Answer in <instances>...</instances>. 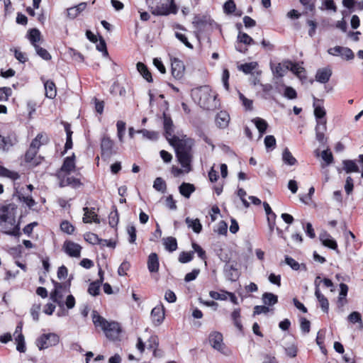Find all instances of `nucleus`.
Returning <instances> with one entry per match:
<instances>
[{"instance_id": "1", "label": "nucleus", "mask_w": 363, "mask_h": 363, "mask_svg": "<svg viewBox=\"0 0 363 363\" xmlns=\"http://www.w3.org/2000/svg\"><path fill=\"white\" fill-rule=\"evenodd\" d=\"M169 143L175 149L178 160L185 172L191 171V162L192 160L191 147L193 141L189 138H179L172 137Z\"/></svg>"}, {"instance_id": "2", "label": "nucleus", "mask_w": 363, "mask_h": 363, "mask_svg": "<svg viewBox=\"0 0 363 363\" xmlns=\"http://www.w3.org/2000/svg\"><path fill=\"white\" fill-rule=\"evenodd\" d=\"M13 207L11 205L0 208V231L18 237L21 234L19 223H16Z\"/></svg>"}, {"instance_id": "3", "label": "nucleus", "mask_w": 363, "mask_h": 363, "mask_svg": "<svg viewBox=\"0 0 363 363\" xmlns=\"http://www.w3.org/2000/svg\"><path fill=\"white\" fill-rule=\"evenodd\" d=\"M92 320L96 327H100L101 328L107 338L114 340L118 337L121 332L118 323L115 321L108 322L104 318L99 315L96 311L92 312Z\"/></svg>"}, {"instance_id": "4", "label": "nucleus", "mask_w": 363, "mask_h": 363, "mask_svg": "<svg viewBox=\"0 0 363 363\" xmlns=\"http://www.w3.org/2000/svg\"><path fill=\"white\" fill-rule=\"evenodd\" d=\"M192 96L198 104L204 109H211L216 107V96L212 92L210 87L201 86L193 90Z\"/></svg>"}, {"instance_id": "5", "label": "nucleus", "mask_w": 363, "mask_h": 363, "mask_svg": "<svg viewBox=\"0 0 363 363\" xmlns=\"http://www.w3.org/2000/svg\"><path fill=\"white\" fill-rule=\"evenodd\" d=\"M314 107V116L316 119V126H315V135L316 139L320 143H325L326 142V138H325V132L327 130V120L325 118L326 112L325 108L316 104V102L313 103Z\"/></svg>"}, {"instance_id": "6", "label": "nucleus", "mask_w": 363, "mask_h": 363, "mask_svg": "<svg viewBox=\"0 0 363 363\" xmlns=\"http://www.w3.org/2000/svg\"><path fill=\"white\" fill-rule=\"evenodd\" d=\"M54 290L50 293V299L57 303L60 307L64 306V296L69 293L70 280L67 283H58L52 281Z\"/></svg>"}, {"instance_id": "7", "label": "nucleus", "mask_w": 363, "mask_h": 363, "mask_svg": "<svg viewBox=\"0 0 363 363\" xmlns=\"http://www.w3.org/2000/svg\"><path fill=\"white\" fill-rule=\"evenodd\" d=\"M151 12L154 15L167 16L170 13H175L177 9L169 0H157L152 2Z\"/></svg>"}, {"instance_id": "8", "label": "nucleus", "mask_w": 363, "mask_h": 363, "mask_svg": "<svg viewBox=\"0 0 363 363\" xmlns=\"http://www.w3.org/2000/svg\"><path fill=\"white\" fill-rule=\"evenodd\" d=\"M60 342V337L55 333L43 334L36 340V345L40 350L57 345Z\"/></svg>"}, {"instance_id": "9", "label": "nucleus", "mask_w": 363, "mask_h": 363, "mask_svg": "<svg viewBox=\"0 0 363 363\" xmlns=\"http://www.w3.org/2000/svg\"><path fill=\"white\" fill-rule=\"evenodd\" d=\"M163 127L164 130V135L166 139L169 141L172 137H176L174 135V125L173 121L169 116L163 113Z\"/></svg>"}, {"instance_id": "10", "label": "nucleus", "mask_w": 363, "mask_h": 363, "mask_svg": "<svg viewBox=\"0 0 363 363\" xmlns=\"http://www.w3.org/2000/svg\"><path fill=\"white\" fill-rule=\"evenodd\" d=\"M64 251L70 257H79L82 247L72 241H65L63 245Z\"/></svg>"}, {"instance_id": "11", "label": "nucleus", "mask_w": 363, "mask_h": 363, "mask_svg": "<svg viewBox=\"0 0 363 363\" xmlns=\"http://www.w3.org/2000/svg\"><path fill=\"white\" fill-rule=\"evenodd\" d=\"M184 63L181 60L177 58L172 60V74L175 79H181L184 75Z\"/></svg>"}, {"instance_id": "12", "label": "nucleus", "mask_w": 363, "mask_h": 363, "mask_svg": "<svg viewBox=\"0 0 363 363\" xmlns=\"http://www.w3.org/2000/svg\"><path fill=\"white\" fill-rule=\"evenodd\" d=\"M151 318L155 325L162 323L164 318V309L162 305H158L152 310Z\"/></svg>"}, {"instance_id": "13", "label": "nucleus", "mask_w": 363, "mask_h": 363, "mask_svg": "<svg viewBox=\"0 0 363 363\" xmlns=\"http://www.w3.org/2000/svg\"><path fill=\"white\" fill-rule=\"evenodd\" d=\"M209 342L211 346L218 351L223 349V335L219 332H213L210 334Z\"/></svg>"}, {"instance_id": "14", "label": "nucleus", "mask_w": 363, "mask_h": 363, "mask_svg": "<svg viewBox=\"0 0 363 363\" xmlns=\"http://www.w3.org/2000/svg\"><path fill=\"white\" fill-rule=\"evenodd\" d=\"M38 150L33 147H29L28 150L25 155L26 162L30 163L33 166H36L41 162L42 157L37 155Z\"/></svg>"}, {"instance_id": "15", "label": "nucleus", "mask_w": 363, "mask_h": 363, "mask_svg": "<svg viewBox=\"0 0 363 363\" xmlns=\"http://www.w3.org/2000/svg\"><path fill=\"white\" fill-rule=\"evenodd\" d=\"M113 142L107 136L104 135L101 142L102 155L110 156L112 153Z\"/></svg>"}, {"instance_id": "16", "label": "nucleus", "mask_w": 363, "mask_h": 363, "mask_svg": "<svg viewBox=\"0 0 363 363\" xmlns=\"http://www.w3.org/2000/svg\"><path fill=\"white\" fill-rule=\"evenodd\" d=\"M83 211H84V217H83V222L85 223H89L91 222H94L96 223H99L100 220L98 218L97 215L94 212V208L89 209L87 207H84L83 208Z\"/></svg>"}, {"instance_id": "17", "label": "nucleus", "mask_w": 363, "mask_h": 363, "mask_svg": "<svg viewBox=\"0 0 363 363\" xmlns=\"http://www.w3.org/2000/svg\"><path fill=\"white\" fill-rule=\"evenodd\" d=\"M332 71L329 68H322L317 71L315 79L318 82L325 84L328 82L331 77Z\"/></svg>"}, {"instance_id": "18", "label": "nucleus", "mask_w": 363, "mask_h": 363, "mask_svg": "<svg viewBox=\"0 0 363 363\" xmlns=\"http://www.w3.org/2000/svg\"><path fill=\"white\" fill-rule=\"evenodd\" d=\"M230 116L225 111H220L216 118V123L220 128H225L228 125Z\"/></svg>"}, {"instance_id": "19", "label": "nucleus", "mask_w": 363, "mask_h": 363, "mask_svg": "<svg viewBox=\"0 0 363 363\" xmlns=\"http://www.w3.org/2000/svg\"><path fill=\"white\" fill-rule=\"evenodd\" d=\"M159 259L156 253H151L147 259V268L150 272H157L159 270Z\"/></svg>"}, {"instance_id": "20", "label": "nucleus", "mask_w": 363, "mask_h": 363, "mask_svg": "<svg viewBox=\"0 0 363 363\" xmlns=\"http://www.w3.org/2000/svg\"><path fill=\"white\" fill-rule=\"evenodd\" d=\"M81 185L80 181L78 179L74 178L73 177L67 175L64 176L60 182L61 187L72 186V187H78Z\"/></svg>"}, {"instance_id": "21", "label": "nucleus", "mask_w": 363, "mask_h": 363, "mask_svg": "<svg viewBox=\"0 0 363 363\" xmlns=\"http://www.w3.org/2000/svg\"><path fill=\"white\" fill-rule=\"evenodd\" d=\"M45 96L50 99H54L57 94V89L55 83L51 80L44 82Z\"/></svg>"}, {"instance_id": "22", "label": "nucleus", "mask_w": 363, "mask_h": 363, "mask_svg": "<svg viewBox=\"0 0 363 363\" xmlns=\"http://www.w3.org/2000/svg\"><path fill=\"white\" fill-rule=\"evenodd\" d=\"M315 295L318 300L320 307L323 312L328 313L329 309V303L328 299L320 293L319 286L316 284Z\"/></svg>"}, {"instance_id": "23", "label": "nucleus", "mask_w": 363, "mask_h": 363, "mask_svg": "<svg viewBox=\"0 0 363 363\" xmlns=\"http://www.w3.org/2000/svg\"><path fill=\"white\" fill-rule=\"evenodd\" d=\"M195 186L194 184L190 183H186L183 182L179 186V193L184 196L185 198L189 199L191 196V194L194 192L195 191Z\"/></svg>"}, {"instance_id": "24", "label": "nucleus", "mask_w": 363, "mask_h": 363, "mask_svg": "<svg viewBox=\"0 0 363 363\" xmlns=\"http://www.w3.org/2000/svg\"><path fill=\"white\" fill-rule=\"evenodd\" d=\"M286 354L291 357L294 358L297 355L298 348L297 345L294 341L289 342L287 344L283 346Z\"/></svg>"}, {"instance_id": "25", "label": "nucleus", "mask_w": 363, "mask_h": 363, "mask_svg": "<svg viewBox=\"0 0 363 363\" xmlns=\"http://www.w3.org/2000/svg\"><path fill=\"white\" fill-rule=\"evenodd\" d=\"M320 240L323 245L325 247L335 250L337 247V242L335 240L332 239L330 235L327 233H323L320 235Z\"/></svg>"}, {"instance_id": "26", "label": "nucleus", "mask_w": 363, "mask_h": 363, "mask_svg": "<svg viewBox=\"0 0 363 363\" xmlns=\"http://www.w3.org/2000/svg\"><path fill=\"white\" fill-rule=\"evenodd\" d=\"M28 38L33 47L38 45L41 40V35L39 30L36 28L30 29L28 33Z\"/></svg>"}, {"instance_id": "27", "label": "nucleus", "mask_w": 363, "mask_h": 363, "mask_svg": "<svg viewBox=\"0 0 363 363\" xmlns=\"http://www.w3.org/2000/svg\"><path fill=\"white\" fill-rule=\"evenodd\" d=\"M185 222L187 226L192 228L194 232L196 233H199L201 231L202 225L198 218L191 219L189 217H187L185 220Z\"/></svg>"}, {"instance_id": "28", "label": "nucleus", "mask_w": 363, "mask_h": 363, "mask_svg": "<svg viewBox=\"0 0 363 363\" xmlns=\"http://www.w3.org/2000/svg\"><path fill=\"white\" fill-rule=\"evenodd\" d=\"M47 142V135L43 133H40L35 137V139L33 140L30 147H33L38 150L40 145L45 144Z\"/></svg>"}, {"instance_id": "29", "label": "nucleus", "mask_w": 363, "mask_h": 363, "mask_svg": "<svg viewBox=\"0 0 363 363\" xmlns=\"http://www.w3.org/2000/svg\"><path fill=\"white\" fill-rule=\"evenodd\" d=\"M258 67V64L256 62H251L248 63H245L239 66V69L242 71L245 74H251L252 76L255 74V72H252L253 70H255Z\"/></svg>"}, {"instance_id": "30", "label": "nucleus", "mask_w": 363, "mask_h": 363, "mask_svg": "<svg viewBox=\"0 0 363 363\" xmlns=\"http://www.w3.org/2000/svg\"><path fill=\"white\" fill-rule=\"evenodd\" d=\"M343 169L347 173L358 172L359 167L354 160H346L342 162Z\"/></svg>"}, {"instance_id": "31", "label": "nucleus", "mask_w": 363, "mask_h": 363, "mask_svg": "<svg viewBox=\"0 0 363 363\" xmlns=\"http://www.w3.org/2000/svg\"><path fill=\"white\" fill-rule=\"evenodd\" d=\"M136 67L138 71L143 77L144 79H145L148 82H151L152 81L151 73L143 63L138 62Z\"/></svg>"}, {"instance_id": "32", "label": "nucleus", "mask_w": 363, "mask_h": 363, "mask_svg": "<svg viewBox=\"0 0 363 363\" xmlns=\"http://www.w3.org/2000/svg\"><path fill=\"white\" fill-rule=\"evenodd\" d=\"M163 245L167 250L174 252L177 248V242L173 237H167L163 239Z\"/></svg>"}, {"instance_id": "33", "label": "nucleus", "mask_w": 363, "mask_h": 363, "mask_svg": "<svg viewBox=\"0 0 363 363\" xmlns=\"http://www.w3.org/2000/svg\"><path fill=\"white\" fill-rule=\"evenodd\" d=\"M286 69L291 70L298 77H301V73L304 71L303 67L289 61L286 62Z\"/></svg>"}, {"instance_id": "34", "label": "nucleus", "mask_w": 363, "mask_h": 363, "mask_svg": "<svg viewBox=\"0 0 363 363\" xmlns=\"http://www.w3.org/2000/svg\"><path fill=\"white\" fill-rule=\"evenodd\" d=\"M75 167L74 155L72 157H68L65 159L63 165L61 168L62 172L69 173Z\"/></svg>"}, {"instance_id": "35", "label": "nucleus", "mask_w": 363, "mask_h": 363, "mask_svg": "<svg viewBox=\"0 0 363 363\" xmlns=\"http://www.w3.org/2000/svg\"><path fill=\"white\" fill-rule=\"evenodd\" d=\"M282 160L288 165H294L296 163V158L292 155L288 148H285L282 153Z\"/></svg>"}, {"instance_id": "36", "label": "nucleus", "mask_w": 363, "mask_h": 363, "mask_svg": "<svg viewBox=\"0 0 363 363\" xmlns=\"http://www.w3.org/2000/svg\"><path fill=\"white\" fill-rule=\"evenodd\" d=\"M252 122L255 123L256 128L260 133V135L262 136L265 133L268 127L267 123L266 121L260 118H256L253 119Z\"/></svg>"}, {"instance_id": "37", "label": "nucleus", "mask_w": 363, "mask_h": 363, "mask_svg": "<svg viewBox=\"0 0 363 363\" xmlns=\"http://www.w3.org/2000/svg\"><path fill=\"white\" fill-rule=\"evenodd\" d=\"M262 301L265 305L273 306L277 303L278 298L272 293L266 292L262 295Z\"/></svg>"}, {"instance_id": "38", "label": "nucleus", "mask_w": 363, "mask_h": 363, "mask_svg": "<svg viewBox=\"0 0 363 363\" xmlns=\"http://www.w3.org/2000/svg\"><path fill=\"white\" fill-rule=\"evenodd\" d=\"M231 318L234 325L240 330L242 331V325L240 320V310L235 309L231 313Z\"/></svg>"}, {"instance_id": "39", "label": "nucleus", "mask_w": 363, "mask_h": 363, "mask_svg": "<svg viewBox=\"0 0 363 363\" xmlns=\"http://www.w3.org/2000/svg\"><path fill=\"white\" fill-rule=\"evenodd\" d=\"M0 176L10 178L13 180L18 179L19 175L16 172L11 171L4 167L0 166Z\"/></svg>"}, {"instance_id": "40", "label": "nucleus", "mask_w": 363, "mask_h": 363, "mask_svg": "<svg viewBox=\"0 0 363 363\" xmlns=\"http://www.w3.org/2000/svg\"><path fill=\"white\" fill-rule=\"evenodd\" d=\"M153 188L158 191L164 193L167 189V184L162 178L157 177L154 181Z\"/></svg>"}, {"instance_id": "41", "label": "nucleus", "mask_w": 363, "mask_h": 363, "mask_svg": "<svg viewBox=\"0 0 363 363\" xmlns=\"http://www.w3.org/2000/svg\"><path fill=\"white\" fill-rule=\"evenodd\" d=\"M320 156H321L323 160L325 162V164H322V167H325V166L329 165L333 163V156L329 149L323 150L321 152Z\"/></svg>"}, {"instance_id": "42", "label": "nucleus", "mask_w": 363, "mask_h": 363, "mask_svg": "<svg viewBox=\"0 0 363 363\" xmlns=\"http://www.w3.org/2000/svg\"><path fill=\"white\" fill-rule=\"evenodd\" d=\"M109 225L114 228L118 225L119 220L118 213L117 208L113 206V210L110 213L108 216Z\"/></svg>"}, {"instance_id": "43", "label": "nucleus", "mask_w": 363, "mask_h": 363, "mask_svg": "<svg viewBox=\"0 0 363 363\" xmlns=\"http://www.w3.org/2000/svg\"><path fill=\"white\" fill-rule=\"evenodd\" d=\"M16 342L17 343L16 350L20 352H24L26 351L24 336L22 333H19L15 337Z\"/></svg>"}, {"instance_id": "44", "label": "nucleus", "mask_w": 363, "mask_h": 363, "mask_svg": "<svg viewBox=\"0 0 363 363\" xmlns=\"http://www.w3.org/2000/svg\"><path fill=\"white\" fill-rule=\"evenodd\" d=\"M194 252H182L179 254V262L181 263H187L193 259Z\"/></svg>"}, {"instance_id": "45", "label": "nucleus", "mask_w": 363, "mask_h": 363, "mask_svg": "<svg viewBox=\"0 0 363 363\" xmlns=\"http://www.w3.org/2000/svg\"><path fill=\"white\" fill-rule=\"evenodd\" d=\"M84 239L86 242L92 245H99L100 240L98 235L93 233H87L84 235Z\"/></svg>"}, {"instance_id": "46", "label": "nucleus", "mask_w": 363, "mask_h": 363, "mask_svg": "<svg viewBox=\"0 0 363 363\" xmlns=\"http://www.w3.org/2000/svg\"><path fill=\"white\" fill-rule=\"evenodd\" d=\"M238 39L239 42L244 43L245 45H250L254 43L253 39L250 35L241 31H240L238 33Z\"/></svg>"}, {"instance_id": "47", "label": "nucleus", "mask_w": 363, "mask_h": 363, "mask_svg": "<svg viewBox=\"0 0 363 363\" xmlns=\"http://www.w3.org/2000/svg\"><path fill=\"white\" fill-rule=\"evenodd\" d=\"M34 48L35 50L36 53L43 60H48L51 59V55H50V53L45 49L40 47L39 45H35Z\"/></svg>"}, {"instance_id": "48", "label": "nucleus", "mask_w": 363, "mask_h": 363, "mask_svg": "<svg viewBox=\"0 0 363 363\" xmlns=\"http://www.w3.org/2000/svg\"><path fill=\"white\" fill-rule=\"evenodd\" d=\"M137 133H142L145 138H147L152 140H157L158 138V133L155 132V131H150V130L144 129V130H138V131H137Z\"/></svg>"}, {"instance_id": "49", "label": "nucleus", "mask_w": 363, "mask_h": 363, "mask_svg": "<svg viewBox=\"0 0 363 363\" xmlns=\"http://www.w3.org/2000/svg\"><path fill=\"white\" fill-rule=\"evenodd\" d=\"M60 229L64 233L72 234L74 230V227L67 220L62 221L60 224Z\"/></svg>"}, {"instance_id": "50", "label": "nucleus", "mask_w": 363, "mask_h": 363, "mask_svg": "<svg viewBox=\"0 0 363 363\" xmlns=\"http://www.w3.org/2000/svg\"><path fill=\"white\" fill-rule=\"evenodd\" d=\"M101 284L98 281H94L91 283L88 288V292L92 296H96L99 293Z\"/></svg>"}, {"instance_id": "51", "label": "nucleus", "mask_w": 363, "mask_h": 363, "mask_svg": "<svg viewBox=\"0 0 363 363\" xmlns=\"http://www.w3.org/2000/svg\"><path fill=\"white\" fill-rule=\"evenodd\" d=\"M340 56L347 60H353L354 57V55L352 50L350 48L346 47H342Z\"/></svg>"}, {"instance_id": "52", "label": "nucleus", "mask_w": 363, "mask_h": 363, "mask_svg": "<svg viewBox=\"0 0 363 363\" xmlns=\"http://www.w3.org/2000/svg\"><path fill=\"white\" fill-rule=\"evenodd\" d=\"M264 145L267 149L273 150L276 146V140L273 135H267L264 138Z\"/></svg>"}, {"instance_id": "53", "label": "nucleus", "mask_w": 363, "mask_h": 363, "mask_svg": "<svg viewBox=\"0 0 363 363\" xmlns=\"http://www.w3.org/2000/svg\"><path fill=\"white\" fill-rule=\"evenodd\" d=\"M236 6L233 0H228L224 4L223 9L226 13H232L235 11Z\"/></svg>"}, {"instance_id": "54", "label": "nucleus", "mask_w": 363, "mask_h": 363, "mask_svg": "<svg viewBox=\"0 0 363 363\" xmlns=\"http://www.w3.org/2000/svg\"><path fill=\"white\" fill-rule=\"evenodd\" d=\"M65 130L67 133V141L65 145V150L71 149L72 147V132L70 130L69 125L65 126Z\"/></svg>"}, {"instance_id": "55", "label": "nucleus", "mask_w": 363, "mask_h": 363, "mask_svg": "<svg viewBox=\"0 0 363 363\" xmlns=\"http://www.w3.org/2000/svg\"><path fill=\"white\" fill-rule=\"evenodd\" d=\"M284 96L289 99H294L297 97V93L294 88L286 86Z\"/></svg>"}, {"instance_id": "56", "label": "nucleus", "mask_w": 363, "mask_h": 363, "mask_svg": "<svg viewBox=\"0 0 363 363\" xmlns=\"http://www.w3.org/2000/svg\"><path fill=\"white\" fill-rule=\"evenodd\" d=\"M348 320L352 323H362V315L359 312L354 311L348 317Z\"/></svg>"}, {"instance_id": "57", "label": "nucleus", "mask_w": 363, "mask_h": 363, "mask_svg": "<svg viewBox=\"0 0 363 363\" xmlns=\"http://www.w3.org/2000/svg\"><path fill=\"white\" fill-rule=\"evenodd\" d=\"M340 291L339 294L338 301L340 303H342V300L345 299V298L347 296V291H348V286L345 284L341 283L340 284Z\"/></svg>"}, {"instance_id": "58", "label": "nucleus", "mask_w": 363, "mask_h": 363, "mask_svg": "<svg viewBox=\"0 0 363 363\" xmlns=\"http://www.w3.org/2000/svg\"><path fill=\"white\" fill-rule=\"evenodd\" d=\"M11 51H13L15 57L20 62L24 63L27 61L28 58L26 56V55L23 52H22L21 51H20L19 50L14 48V49H11Z\"/></svg>"}, {"instance_id": "59", "label": "nucleus", "mask_w": 363, "mask_h": 363, "mask_svg": "<svg viewBox=\"0 0 363 363\" xmlns=\"http://www.w3.org/2000/svg\"><path fill=\"white\" fill-rule=\"evenodd\" d=\"M130 264L128 262L124 261L121 263L118 269V274L120 276H125L127 274V271L129 270Z\"/></svg>"}, {"instance_id": "60", "label": "nucleus", "mask_w": 363, "mask_h": 363, "mask_svg": "<svg viewBox=\"0 0 363 363\" xmlns=\"http://www.w3.org/2000/svg\"><path fill=\"white\" fill-rule=\"evenodd\" d=\"M192 248L194 250V253L196 252L198 254V256L201 259H206V252L205 251L199 246L198 244L193 242L192 243Z\"/></svg>"}, {"instance_id": "61", "label": "nucleus", "mask_w": 363, "mask_h": 363, "mask_svg": "<svg viewBox=\"0 0 363 363\" xmlns=\"http://www.w3.org/2000/svg\"><path fill=\"white\" fill-rule=\"evenodd\" d=\"M127 233L129 235V242L134 243L136 240V229L133 225L127 228Z\"/></svg>"}, {"instance_id": "62", "label": "nucleus", "mask_w": 363, "mask_h": 363, "mask_svg": "<svg viewBox=\"0 0 363 363\" xmlns=\"http://www.w3.org/2000/svg\"><path fill=\"white\" fill-rule=\"evenodd\" d=\"M11 94V89L9 87L0 88V101H6Z\"/></svg>"}, {"instance_id": "63", "label": "nucleus", "mask_w": 363, "mask_h": 363, "mask_svg": "<svg viewBox=\"0 0 363 363\" xmlns=\"http://www.w3.org/2000/svg\"><path fill=\"white\" fill-rule=\"evenodd\" d=\"M285 262L286 264L289 265L294 270H298L300 267V264H298V262H297L294 259L289 256L285 257Z\"/></svg>"}, {"instance_id": "64", "label": "nucleus", "mask_w": 363, "mask_h": 363, "mask_svg": "<svg viewBox=\"0 0 363 363\" xmlns=\"http://www.w3.org/2000/svg\"><path fill=\"white\" fill-rule=\"evenodd\" d=\"M301 330L303 333H308L310 331L311 323L310 321L308 320L305 318H301Z\"/></svg>"}]
</instances>
